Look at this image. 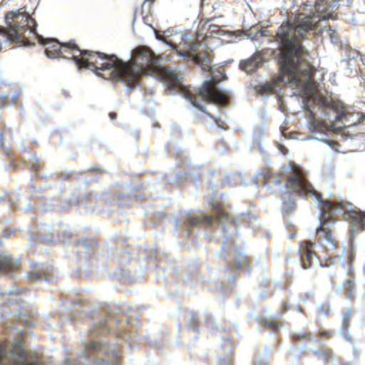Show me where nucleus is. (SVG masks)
Returning a JSON list of instances; mask_svg holds the SVG:
<instances>
[{
    "label": "nucleus",
    "instance_id": "33",
    "mask_svg": "<svg viewBox=\"0 0 365 365\" xmlns=\"http://www.w3.org/2000/svg\"><path fill=\"white\" fill-rule=\"evenodd\" d=\"M254 365H268V364H267V363H266V362H262V361H260V362H259V363H257V364H255Z\"/></svg>",
    "mask_w": 365,
    "mask_h": 365
},
{
    "label": "nucleus",
    "instance_id": "35",
    "mask_svg": "<svg viewBox=\"0 0 365 365\" xmlns=\"http://www.w3.org/2000/svg\"><path fill=\"white\" fill-rule=\"evenodd\" d=\"M217 17V14H213L212 16H211V19H215Z\"/></svg>",
    "mask_w": 365,
    "mask_h": 365
},
{
    "label": "nucleus",
    "instance_id": "36",
    "mask_svg": "<svg viewBox=\"0 0 365 365\" xmlns=\"http://www.w3.org/2000/svg\"><path fill=\"white\" fill-rule=\"evenodd\" d=\"M214 26V28H215V29H216L217 30H218V29H219V26H218L215 25V26Z\"/></svg>",
    "mask_w": 365,
    "mask_h": 365
},
{
    "label": "nucleus",
    "instance_id": "15",
    "mask_svg": "<svg viewBox=\"0 0 365 365\" xmlns=\"http://www.w3.org/2000/svg\"><path fill=\"white\" fill-rule=\"evenodd\" d=\"M309 128L312 132L323 133L327 130L324 122L314 117V113L310 111L309 114Z\"/></svg>",
    "mask_w": 365,
    "mask_h": 365
},
{
    "label": "nucleus",
    "instance_id": "13",
    "mask_svg": "<svg viewBox=\"0 0 365 365\" xmlns=\"http://www.w3.org/2000/svg\"><path fill=\"white\" fill-rule=\"evenodd\" d=\"M263 56L261 52H255L250 58L241 61L240 66L242 70L247 73H252L259 67L262 66Z\"/></svg>",
    "mask_w": 365,
    "mask_h": 365
},
{
    "label": "nucleus",
    "instance_id": "16",
    "mask_svg": "<svg viewBox=\"0 0 365 365\" xmlns=\"http://www.w3.org/2000/svg\"><path fill=\"white\" fill-rule=\"evenodd\" d=\"M212 208L216 212L215 217L214 219H215L217 221L222 222L229 220L230 215L222 208L221 204H212Z\"/></svg>",
    "mask_w": 365,
    "mask_h": 365
},
{
    "label": "nucleus",
    "instance_id": "17",
    "mask_svg": "<svg viewBox=\"0 0 365 365\" xmlns=\"http://www.w3.org/2000/svg\"><path fill=\"white\" fill-rule=\"evenodd\" d=\"M201 6L206 12L215 11L221 6L220 0H200Z\"/></svg>",
    "mask_w": 365,
    "mask_h": 365
},
{
    "label": "nucleus",
    "instance_id": "3",
    "mask_svg": "<svg viewBox=\"0 0 365 365\" xmlns=\"http://www.w3.org/2000/svg\"><path fill=\"white\" fill-rule=\"evenodd\" d=\"M124 66L126 67L124 69V81L127 86L130 87L134 86L143 74L156 73L168 84V88L179 89L181 94L195 107L211 118L213 116L207 113L206 107L197 101V96L201 97L206 102H215L222 106L227 105L229 101V96L220 91L212 81H206L200 88L194 91L190 90V87L182 86L178 74L168 67L160 66L155 53L148 48H137L133 61L124 62Z\"/></svg>",
    "mask_w": 365,
    "mask_h": 365
},
{
    "label": "nucleus",
    "instance_id": "1",
    "mask_svg": "<svg viewBox=\"0 0 365 365\" xmlns=\"http://www.w3.org/2000/svg\"><path fill=\"white\" fill-rule=\"evenodd\" d=\"M336 13L320 10L319 5L317 4L316 14L312 16L299 14L293 21L288 19L284 21L276 34L281 44L278 63L282 75L261 85L259 91L261 93H277L284 84L283 76H287L289 80L297 86L311 83L317 69L306 60L308 53L302 46V41L309 31L316 29L319 21L336 19Z\"/></svg>",
    "mask_w": 365,
    "mask_h": 365
},
{
    "label": "nucleus",
    "instance_id": "6",
    "mask_svg": "<svg viewBox=\"0 0 365 365\" xmlns=\"http://www.w3.org/2000/svg\"><path fill=\"white\" fill-rule=\"evenodd\" d=\"M93 71L106 78L124 81V62L115 54H106L93 51Z\"/></svg>",
    "mask_w": 365,
    "mask_h": 365
},
{
    "label": "nucleus",
    "instance_id": "26",
    "mask_svg": "<svg viewBox=\"0 0 365 365\" xmlns=\"http://www.w3.org/2000/svg\"><path fill=\"white\" fill-rule=\"evenodd\" d=\"M41 168V164L38 159H34V162L31 164V168L33 170L38 171Z\"/></svg>",
    "mask_w": 365,
    "mask_h": 365
},
{
    "label": "nucleus",
    "instance_id": "7",
    "mask_svg": "<svg viewBox=\"0 0 365 365\" xmlns=\"http://www.w3.org/2000/svg\"><path fill=\"white\" fill-rule=\"evenodd\" d=\"M0 365H44V363L38 356H29L19 346L7 352L6 344L0 341Z\"/></svg>",
    "mask_w": 365,
    "mask_h": 365
},
{
    "label": "nucleus",
    "instance_id": "30",
    "mask_svg": "<svg viewBox=\"0 0 365 365\" xmlns=\"http://www.w3.org/2000/svg\"><path fill=\"white\" fill-rule=\"evenodd\" d=\"M280 150L282 151V153L283 154H287L288 153V150L287 148H285L284 146L283 145H280Z\"/></svg>",
    "mask_w": 365,
    "mask_h": 365
},
{
    "label": "nucleus",
    "instance_id": "37",
    "mask_svg": "<svg viewBox=\"0 0 365 365\" xmlns=\"http://www.w3.org/2000/svg\"><path fill=\"white\" fill-rule=\"evenodd\" d=\"M93 364H94L95 365H97V364H98V363H97V361H93Z\"/></svg>",
    "mask_w": 365,
    "mask_h": 365
},
{
    "label": "nucleus",
    "instance_id": "25",
    "mask_svg": "<svg viewBox=\"0 0 365 365\" xmlns=\"http://www.w3.org/2000/svg\"><path fill=\"white\" fill-rule=\"evenodd\" d=\"M317 335L320 337L329 339L332 336V333L330 330L319 329Z\"/></svg>",
    "mask_w": 365,
    "mask_h": 365
},
{
    "label": "nucleus",
    "instance_id": "34",
    "mask_svg": "<svg viewBox=\"0 0 365 365\" xmlns=\"http://www.w3.org/2000/svg\"><path fill=\"white\" fill-rule=\"evenodd\" d=\"M92 347H93V351H94L96 349V344L93 341Z\"/></svg>",
    "mask_w": 365,
    "mask_h": 365
},
{
    "label": "nucleus",
    "instance_id": "29",
    "mask_svg": "<svg viewBox=\"0 0 365 365\" xmlns=\"http://www.w3.org/2000/svg\"><path fill=\"white\" fill-rule=\"evenodd\" d=\"M39 42L42 44H46L48 43V39H43L42 36H38Z\"/></svg>",
    "mask_w": 365,
    "mask_h": 365
},
{
    "label": "nucleus",
    "instance_id": "28",
    "mask_svg": "<svg viewBox=\"0 0 365 365\" xmlns=\"http://www.w3.org/2000/svg\"><path fill=\"white\" fill-rule=\"evenodd\" d=\"M324 354H325L327 356H328V357L331 356V354H332L331 350V349H324Z\"/></svg>",
    "mask_w": 365,
    "mask_h": 365
},
{
    "label": "nucleus",
    "instance_id": "32",
    "mask_svg": "<svg viewBox=\"0 0 365 365\" xmlns=\"http://www.w3.org/2000/svg\"><path fill=\"white\" fill-rule=\"evenodd\" d=\"M103 363H105L106 365H120V364L118 362L113 363V364H110V363H108L107 361H103Z\"/></svg>",
    "mask_w": 365,
    "mask_h": 365
},
{
    "label": "nucleus",
    "instance_id": "14",
    "mask_svg": "<svg viewBox=\"0 0 365 365\" xmlns=\"http://www.w3.org/2000/svg\"><path fill=\"white\" fill-rule=\"evenodd\" d=\"M21 262L10 256H0V272H14L20 269Z\"/></svg>",
    "mask_w": 365,
    "mask_h": 365
},
{
    "label": "nucleus",
    "instance_id": "31",
    "mask_svg": "<svg viewBox=\"0 0 365 365\" xmlns=\"http://www.w3.org/2000/svg\"><path fill=\"white\" fill-rule=\"evenodd\" d=\"M109 116H110V118L112 120H114V119L116 118L117 114H116V113H115V112H110V113H109Z\"/></svg>",
    "mask_w": 365,
    "mask_h": 365
},
{
    "label": "nucleus",
    "instance_id": "27",
    "mask_svg": "<svg viewBox=\"0 0 365 365\" xmlns=\"http://www.w3.org/2000/svg\"><path fill=\"white\" fill-rule=\"evenodd\" d=\"M14 230H9V229H6L4 232V235L5 237H9L10 236L11 234H14Z\"/></svg>",
    "mask_w": 365,
    "mask_h": 365
},
{
    "label": "nucleus",
    "instance_id": "5",
    "mask_svg": "<svg viewBox=\"0 0 365 365\" xmlns=\"http://www.w3.org/2000/svg\"><path fill=\"white\" fill-rule=\"evenodd\" d=\"M155 34L158 39L170 45L178 55L192 58L196 64L200 66L203 71H211V51L205 42L196 40L190 43L188 36L183 34L181 37V41L179 44H177L173 42L169 37L165 36L162 31L155 30Z\"/></svg>",
    "mask_w": 365,
    "mask_h": 365
},
{
    "label": "nucleus",
    "instance_id": "12",
    "mask_svg": "<svg viewBox=\"0 0 365 365\" xmlns=\"http://www.w3.org/2000/svg\"><path fill=\"white\" fill-rule=\"evenodd\" d=\"M65 53L70 56L69 58H72L75 61L76 65L79 68H88L90 66L89 58L86 56L91 55V51L88 50L82 51L79 48L77 50L66 49Z\"/></svg>",
    "mask_w": 365,
    "mask_h": 365
},
{
    "label": "nucleus",
    "instance_id": "24",
    "mask_svg": "<svg viewBox=\"0 0 365 365\" xmlns=\"http://www.w3.org/2000/svg\"><path fill=\"white\" fill-rule=\"evenodd\" d=\"M44 272L43 271H31L28 273V277L31 280H38L41 278Z\"/></svg>",
    "mask_w": 365,
    "mask_h": 365
},
{
    "label": "nucleus",
    "instance_id": "11",
    "mask_svg": "<svg viewBox=\"0 0 365 365\" xmlns=\"http://www.w3.org/2000/svg\"><path fill=\"white\" fill-rule=\"evenodd\" d=\"M187 224L190 227L198 225L211 226L214 222V217L202 211L197 213L188 214L187 216Z\"/></svg>",
    "mask_w": 365,
    "mask_h": 365
},
{
    "label": "nucleus",
    "instance_id": "10",
    "mask_svg": "<svg viewBox=\"0 0 365 365\" xmlns=\"http://www.w3.org/2000/svg\"><path fill=\"white\" fill-rule=\"evenodd\" d=\"M60 44L61 46L52 45L46 48L45 53L46 56L51 58L58 57L69 58L70 56L65 53L66 49H70L71 51L76 49L77 51H79V47L76 44L75 40L73 39H71L68 41L60 43Z\"/></svg>",
    "mask_w": 365,
    "mask_h": 365
},
{
    "label": "nucleus",
    "instance_id": "20",
    "mask_svg": "<svg viewBox=\"0 0 365 365\" xmlns=\"http://www.w3.org/2000/svg\"><path fill=\"white\" fill-rule=\"evenodd\" d=\"M311 333L309 331H303L299 333H294L292 335V339L293 341L298 342L303 339L310 341L311 340Z\"/></svg>",
    "mask_w": 365,
    "mask_h": 365
},
{
    "label": "nucleus",
    "instance_id": "8",
    "mask_svg": "<svg viewBox=\"0 0 365 365\" xmlns=\"http://www.w3.org/2000/svg\"><path fill=\"white\" fill-rule=\"evenodd\" d=\"M315 242L309 240H304L299 242V249L297 254L302 267L304 269H309L316 259H319V255L316 251Z\"/></svg>",
    "mask_w": 365,
    "mask_h": 365
},
{
    "label": "nucleus",
    "instance_id": "38",
    "mask_svg": "<svg viewBox=\"0 0 365 365\" xmlns=\"http://www.w3.org/2000/svg\"><path fill=\"white\" fill-rule=\"evenodd\" d=\"M341 365H349V364L345 363V362H343V363H341Z\"/></svg>",
    "mask_w": 365,
    "mask_h": 365
},
{
    "label": "nucleus",
    "instance_id": "2",
    "mask_svg": "<svg viewBox=\"0 0 365 365\" xmlns=\"http://www.w3.org/2000/svg\"><path fill=\"white\" fill-rule=\"evenodd\" d=\"M290 172L286 187L301 195H312L319 201V224L315 230L318 243L326 251L339 247V242L335 235L334 225L337 214L343 212V217L357 230H365V211L344 200H324L321 193L314 189L308 182L304 171L294 162H289Z\"/></svg>",
    "mask_w": 365,
    "mask_h": 365
},
{
    "label": "nucleus",
    "instance_id": "9",
    "mask_svg": "<svg viewBox=\"0 0 365 365\" xmlns=\"http://www.w3.org/2000/svg\"><path fill=\"white\" fill-rule=\"evenodd\" d=\"M331 107L336 113V120H342L344 126H351L359 123V113L354 111L352 107L346 106L340 102H333Z\"/></svg>",
    "mask_w": 365,
    "mask_h": 365
},
{
    "label": "nucleus",
    "instance_id": "4",
    "mask_svg": "<svg viewBox=\"0 0 365 365\" xmlns=\"http://www.w3.org/2000/svg\"><path fill=\"white\" fill-rule=\"evenodd\" d=\"M6 26H0V35L11 42L24 46L34 44L36 22L29 13L20 9L9 11L4 16Z\"/></svg>",
    "mask_w": 365,
    "mask_h": 365
},
{
    "label": "nucleus",
    "instance_id": "22",
    "mask_svg": "<svg viewBox=\"0 0 365 365\" xmlns=\"http://www.w3.org/2000/svg\"><path fill=\"white\" fill-rule=\"evenodd\" d=\"M344 289L348 297H352L353 290L354 289V282L351 279H348L344 284Z\"/></svg>",
    "mask_w": 365,
    "mask_h": 365
},
{
    "label": "nucleus",
    "instance_id": "21",
    "mask_svg": "<svg viewBox=\"0 0 365 365\" xmlns=\"http://www.w3.org/2000/svg\"><path fill=\"white\" fill-rule=\"evenodd\" d=\"M259 175L262 177L264 183L266 184L273 178L274 173H272L271 168H264L260 170Z\"/></svg>",
    "mask_w": 365,
    "mask_h": 365
},
{
    "label": "nucleus",
    "instance_id": "23",
    "mask_svg": "<svg viewBox=\"0 0 365 365\" xmlns=\"http://www.w3.org/2000/svg\"><path fill=\"white\" fill-rule=\"evenodd\" d=\"M331 308L330 305L328 303H324L320 305V307L318 308V313L320 315L323 316H329L330 314Z\"/></svg>",
    "mask_w": 365,
    "mask_h": 365
},
{
    "label": "nucleus",
    "instance_id": "19",
    "mask_svg": "<svg viewBox=\"0 0 365 365\" xmlns=\"http://www.w3.org/2000/svg\"><path fill=\"white\" fill-rule=\"evenodd\" d=\"M351 313L350 311L346 312L343 316V322L341 327V331L343 334L346 337V334L348 333V329L350 324Z\"/></svg>",
    "mask_w": 365,
    "mask_h": 365
},
{
    "label": "nucleus",
    "instance_id": "18",
    "mask_svg": "<svg viewBox=\"0 0 365 365\" xmlns=\"http://www.w3.org/2000/svg\"><path fill=\"white\" fill-rule=\"evenodd\" d=\"M259 324L263 327L274 332H277L279 329V322L277 319L262 318L259 319Z\"/></svg>",
    "mask_w": 365,
    "mask_h": 365
}]
</instances>
